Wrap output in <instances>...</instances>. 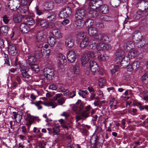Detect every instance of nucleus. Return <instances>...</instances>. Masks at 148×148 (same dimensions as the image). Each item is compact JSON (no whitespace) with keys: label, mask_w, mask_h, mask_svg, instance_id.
<instances>
[{"label":"nucleus","mask_w":148,"mask_h":148,"mask_svg":"<svg viewBox=\"0 0 148 148\" xmlns=\"http://www.w3.org/2000/svg\"><path fill=\"white\" fill-rule=\"evenodd\" d=\"M8 27L7 26H1L0 27V34L5 35L8 33Z\"/></svg>","instance_id":"nucleus-25"},{"label":"nucleus","mask_w":148,"mask_h":148,"mask_svg":"<svg viewBox=\"0 0 148 148\" xmlns=\"http://www.w3.org/2000/svg\"><path fill=\"white\" fill-rule=\"evenodd\" d=\"M142 80L143 81H148V75L146 74H144L142 77Z\"/></svg>","instance_id":"nucleus-63"},{"label":"nucleus","mask_w":148,"mask_h":148,"mask_svg":"<svg viewBox=\"0 0 148 148\" xmlns=\"http://www.w3.org/2000/svg\"><path fill=\"white\" fill-rule=\"evenodd\" d=\"M119 70V66H115L114 68L110 71V72L113 75L117 72Z\"/></svg>","instance_id":"nucleus-51"},{"label":"nucleus","mask_w":148,"mask_h":148,"mask_svg":"<svg viewBox=\"0 0 148 148\" xmlns=\"http://www.w3.org/2000/svg\"><path fill=\"white\" fill-rule=\"evenodd\" d=\"M36 59L34 56L32 55L31 54H29L28 57L27 61L28 64L29 66L34 64L36 61Z\"/></svg>","instance_id":"nucleus-23"},{"label":"nucleus","mask_w":148,"mask_h":148,"mask_svg":"<svg viewBox=\"0 0 148 148\" xmlns=\"http://www.w3.org/2000/svg\"><path fill=\"white\" fill-rule=\"evenodd\" d=\"M97 58L99 60L106 61L108 60L109 59V57L106 54H101L99 56H98Z\"/></svg>","instance_id":"nucleus-32"},{"label":"nucleus","mask_w":148,"mask_h":148,"mask_svg":"<svg viewBox=\"0 0 148 148\" xmlns=\"http://www.w3.org/2000/svg\"><path fill=\"white\" fill-rule=\"evenodd\" d=\"M99 139L98 136H92L90 140V143L93 145L92 148H96L97 144Z\"/></svg>","instance_id":"nucleus-17"},{"label":"nucleus","mask_w":148,"mask_h":148,"mask_svg":"<svg viewBox=\"0 0 148 148\" xmlns=\"http://www.w3.org/2000/svg\"><path fill=\"white\" fill-rule=\"evenodd\" d=\"M143 16V13L140 11L137 12L134 16V18L137 20H139Z\"/></svg>","instance_id":"nucleus-39"},{"label":"nucleus","mask_w":148,"mask_h":148,"mask_svg":"<svg viewBox=\"0 0 148 148\" xmlns=\"http://www.w3.org/2000/svg\"><path fill=\"white\" fill-rule=\"evenodd\" d=\"M103 39L102 41L103 42H109L110 41V40L109 39V38L107 36L104 34Z\"/></svg>","instance_id":"nucleus-55"},{"label":"nucleus","mask_w":148,"mask_h":148,"mask_svg":"<svg viewBox=\"0 0 148 148\" xmlns=\"http://www.w3.org/2000/svg\"><path fill=\"white\" fill-rule=\"evenodd\" d=\"M102 45V43H99L97 45H96V48L97 49L98 51H101V47Z\"/></svg>","instance_id":"nucleus-64"},{"label":"nucleus","mask_w":148,"mask_h":148,"mask_svg":"<svg viewBox=\"0 0 148 148\" xmlns=\"http://www.w3.org/2000/svg\"><path fill=\"white\" fill-rule=\"evenodd\" d=\"M134 36L136 41L138 42L143 39L142 38L141 34L140 32H138L136 33L135 34Z\"/></svg>","instance_id":"nucleus-38"},{"label":"nucleus","mask_w":148,"mask_h":148,"mask_svg":"<svg viewBox=\"0 0 148 148\" xmlns=\"http://www.w3.org/2000/svg\"><path fill=\"white\" fill-rule=\"evenodd\" d=\"M77 38L78 40H83L86 37V33L81 32L79 33L77 36Z\"/></svg>","instance_id":"nucleus-33"},{"label":"nucleus","mask_w":148,"mask_h":148,"mask_svg":"<svg viewBox=\"0 0 148 148\" xmlns=\"http://www.w3.org/2000/svg\"><path fill=\"white\" fill-rule=\"evenodd\" d=\"M103 34H98L95 35L94 38L96 39L102 41L103 38Z\"/></svg>","instance_id":"nucleus-48"},{"label":"nucleus","mask_w":148,"mask_h":148,"mask_svg":"<svg viewBox=\"0 0 148 148\" xmlns=\"http://www.w3.org/2000/svg\"><path fill=\"white\" fill-rule=\"evenodd\" d=\"M13 114L14 119H16L17 118L18 121H16L17 122V123H20L22 118V113L21 112H13Z\"/></svg>","instance_id":"nucleus-18"},{"label":"nucleus","mask_w":148,"mask_h":148,"mask_svg":"<svg viewBox=\"0 0 148 148\" xmlns=\"http://www.w3.org/2000/svg\"><path fill=\"white\" fill-rule=\"evenodd\" d=\"M72 13L71 9L69 7L64 8L59 13V16L61 18H64L69 16Z\"/></svg>","instance_id":"nucleus-6"},{"label":"nucleus","mask_w":148,"mask_h":148,"mask_svg":"<svg viewBox=\"0 0 148 148\" xmlns=\"http://www.w3.org/2000/svg\"><path fill=\"white\" fill-rule=\"evenodd\" d=\"M88 33L90 36H94L97 33V30L96 28L90 27L88 29Z\"/></svg>","instance_id":"nucleus-30"},{"label":"nucleus","mask_w":148,"mask_h":148,"mask_svg":"<svg viewBox=\"0 0 148 148\" xmlns=\"http://www.w3.org/2000/svg\"><path fill=\"white\" fill-rule=\"evenodd\" d=\"M90 112H87L86 111H83L79 113L82 120H85L89 116Z\"/></svg>","instance_id":"nucleus-36"},{"label":"nucleus","mask_w":148,"mask_h":148,"mask_svg":"<svg viewBox=\"0 0 148 148\" xmlns=\"http://www.w3.org/2000/svg\"><path fill=\"white\" fill-rule=\"evenodd\" d=\"M82 19L75 18V26L77 28H79L83 25Z\"/></svg>","instance_id":"nucleus-26"},{"label":"nucleus","mask_w":148,"mask_h":148,"mask_svg":"<svg viewBox=\"0 0 148 148\" xmlns=\"http://www.w3.org/2000/svg\"><path fill=\"white\" fill-rule=\"evenodd\" d=\"M93 21L91 19H87L85 21L86 24L88 27L91 26L93 25Z\"/></svg>","instance_id":"nucleus-47"},{"label":"nucleus","mask_w":148,"mask_h":148,"mask_svg":"<svg viewBox=\"0 0 148 148\" xmlns=\"http://www.w3.org/2000/svg\"><path fill=\"white\" fill-rule=\"evenodd\" d=\"M104 47V51L110 50L111 49V48L110 45L108 44H105Z\"/></svg>","instance_id":"nucleus-60"},{"label":"nucleus","mask_w":148,"mask_h":148,"mask_svg":"<svg viewBox=\"0 0 148 148\" xmlns=\"http://www.w3.org/2000/svg\"><path fill=\"white\" fill-rule=\"evenodd\" d=\"M87 15L90 18H95L98 15V12L93 8H88Z\"/></svg>","instance_id":"nucleus-10"},{"label":"nucleus","mask_w":148,"mask_h":148,"mask_svg":"<svg viewBox=\"0 0 148 148\" xmlns=\"http://www.w3.org/2000/svg\"><path fill=\"white\" fill-rule=\"evenodd\" d=\"M74 41L71 38H67L65 40V45L66 47L71 48L74 45Z\"/></svg>","instance_id":"nucleus-21"},{"label":"nucleus","mask_w":148,"mask_h":148,"mask_svg":"<svg viewBox=\"0 0 148 148\" xmlns=\"http://www.w3.org/2000/svg\"><path fill=\"white\" fill-rule=\"evenodd\" d=\"M43 73L47 79L51 80L53 79L55 74L53 69L49 68H45L43 70Z\"/></svg>","instance_id":"nucleus-5"},{"label":"nucleus","mask_w":148,"mask_h":148,"mask_svg":"<svg viewBox=\"0 0 148 148\" xmlns=\"http://www.w3.org/2000/svg\"><path fill=\"white\" fill-rule=\"evenodd\" d=\"M90 67L91 72L94 75L96 74L99 71V68L98 64L94 61H90Z\"/></svg>","instance_id":"nucleus-7"},{"label":"nucleus","mask_w":148,"mask_h":148,"mask_svg":"<svg viewBox=\"0 0 148 148\" xmlns=\"http://www.w3.org/2000/svg\"><path fill=\"white\" fill-rule=\"evenodd\" d=\"M60 97V94H57L55 97H53V99L54 101L58 100L59 104L62 105L64 103L65 100L63 98L61 97Z\"/></svg>","instance_id":"nucleus-20"},{"label":"nucleus","mask_w":148,"mask_h":148,"mask_svg":"<svg viewBox=\"0 0 148 148\" xmlns=\"http://www.w3.org/2000/svg\"><path fill=\"white\" fill-rule=\"evenodd\" d=\"M121 97L125 100H126L130 98V96H128L127 93H124Z\"/></svg>","instance_id":"nucleus-62"},{"label":"nucleus","mask_w":148,"mask_h":148,"mask_svg":"<svg viewBox=\"0 0 148 148\" xmlns=\"http://www.w3.org/2000/svg\"><path fill=\"white\" fill-rule=\"evenodd\" d=\"M73 110L76 112L77 114H79L80 113V111L79 109V106L77 105H74L72 107Z\"/></svg>","instance_id":"nucleus-52"},{"label":"nucleus","mask_w":148,"mask_h":148,"mask_svg":"<svg viewBox=\"0 0 148 148\" xmlns=\"http://www.w3.org/2000/svg\"><path fill=\"white\" fill-rule=\"evenodd\" d=\"M94 4L95 6L93 7L94 9H99L101 6H102L103 3L102 1L100 0H96L95 1Z\"/></svg>","instance_id":"nucleus-35"},{"label":"nucleus","mask_w":148,"mask_h":148,"mask_svg":"<svg viewBox=\"0 0 148 148\" xmlns=\"http://www.w3.org/2000/svg\"><path fill=\"white\" fill-rule=\"evenodd\" d=\"M100 19L105 21H112V18L111 17L107 15L102 16L101 17Z\"/></svg>","instance_id":"nucleus-42"},{"label":"nucleus","mask_w":148,"mask_h":148,"mask_svg":"<svg viewBox=\"0 0 148 148\" xmlns=\"http://www.w3.org/2000/svg\"><path fill=\"white\" fill-rule=\"evenodd\" d=\"M36 21L39 23L41 27L44 28L46 29L49 26V23L45 19H42L37 17Z\"/></svg>","instance_id":"nucleus-8"},{"label":"nucleus","mask_w":148,"mask_h":148,"mask_svg":"<svg viewBox=\"0 0 148 148\" xmlns=\"http://www.w3.org/2000/svg\"><path fill=\"white\" fill-rule=\"evenodd\" d=\"M27 22L26 24L28 25L32 26L34 24L35 22L34 19L30 17H28L26 18Z\"/></svg>","instance_id":"nucleus-41"},{"label":"nucleus","mask_w":148,"mask_h":148,"mask_svg":"<svg viewBox=\"0 0 148 148\" xmlns=\"http://www.w3.org/2000/svg\"><path fill=\"white\" fill-rule=\"evenodd\" d=\"M8 52L9 54L12 55H15L17 53V51L16 49L15 45L12 43L9 44Z\"/></svg>","instance_id":"nucleus-13"},{"label":"nucleus","mask_w":148,"mask_h":148,"mask_svg":"<svg viewBox=\"0 0 148 148\" xmlns=\"http://www.w3.org/2000/svg\"><path fill=\"white\" fill-rule=\"evenodd\" d=\"M115 60L117 63H120L123 67L127 66L129 64L128 59L127 57H125L124 51L122 50H119L116 52V55Z\"/></svg>","instance_id":"nucleus-1"},{"label":"nucleus","mask_w":148,"mask_h":148,"mask_svg":"<svg viewBox=\"0 0 148 148\" xmlns=\"http://www.w3.org/2000/svg\"><path fill=\"white\" fill-rule=\"evenodd\" d=\"M36 10V13L39 16L40 15L43 14L42 11L39 9L38 7H36L35 8Z\"/></svg>","instance_id":"nucleus-57"},{"label":"nucleus","mask_w":148,"mask_h":148,"mask_svg":"<svg viewBox=\"0 0 148 148\" xmlns=\"http://www.w3.org/2000/svg\"><path fill=\"white\" fill-rule=\"evenodd\" d=\"M44 32L40 31L38 32L36 36V40L39 42H42L44 40Z\"/></svg>","instance_id":"nucleus-16"},{"label":"nucleus","mask_w":148,"mask_h":148,"mask_svg":"<svg viewBox=\"0 0 148 148\" xmlns=\"http://www.w3.org/2000/svg\"><path fill=\"white\" fill-rule=\"evenodd\" d=\"M140 63L138 61H134L131 65V70H128V71H132V69H138L139 67Z\"/></svg>","instance_id":"nucleus-31"},{"label":"nucleus","mask_w":148,"mask_h":148,"mask_svg":"<svg viewBox=\"0 0 148 148\" xmlns=\"http://www.w3.org/2000/svg\"><path fill=\"white\" fill-rule=\"evenodd\" d=\"M42 104L48 106H52L53 108L55 107L56 103L54 101H51L49 102H44L43 103L42 102Z\"/></svg>","instance_id":"nucleus-44"},{"label":"nucleus","mask_w":148,"mask_h":148,"mask_svg":"<svg viewBox=\"0 0 148 148\" xmlns=\"http://www.w3.org/2000/svg\"><path fill=\"white\" fill-rule=\"evenodd\" d=\"M24 18L23 15L16 14L13 16V20L15 23H19L22 21Z\"/></svg>","instance_id":"nucleus-22"},{"label":"nucleus","mask_w":148,"mask_h":148,"mask_svg":"<svg viewBox=\"0 0 148 148\" xmlns=\"http://www.w3.org/2000/svg\"><path fill=\"white\" fill-rule=\"evenodd\" d=\"M145 43V41L143 39L138 42L137 45L138 47L142 48L143 47Z\"/></svg>","instance_id":"nucleus-49"},{"label":"nucleus","mask_w":148,"mask_h":148,"mask_svg":"<svg viewBox=\"0 0 148 148\" xmlns=\"http://www.w3.org/2000/svg\"><path fill=\"white\" fill-rule=\"evenodd\" d=\"M53 132L56 134H58L60 132V129L59 128L57 127H55L53 129Z\"/></svg>","instance_id":"nucleus-59"},{"label":"nucleus","mask_w":148,"mask_h":148,"mask_svg":"<svg viewBox=\"0 0 148 148\" xmlns=\"http://www.w3.org/2000/svg\"><path fill=\"white\" fill-rule=\"evenodd\" d=\"M106 80L103 78H101L99 80V85L101 87H103L105 85Z\"/></svg>","instance_id":"nucleus-46"},{"label":"nucleus","mask_w":148,"mask_h":148,"mask_svg":"<svg viewBox=\"0 0 148 148\" xmlns=\"http://www.w3.org/2000/svg\"><path fill=\"white\" fill-rule=\"evenodd\" d=\"M120 3L119 0H111L110 2L111 5L113 7L116 8Z\"/></svg>","instance_id":"nucleus-34"},{"label":"nucleus","mask_w":148,"mask_h":148,"mask_svg":"<svg viewBox=\"0 0 148 148\" xmlns=\"http://www.w3.org/2000/svg\"><path fill=\"white\" fill-rule=\"evenodd\" d=\"M70 71L74 76L79 75L80 72L79 66L77 64L72 66L70 68Z\"/></svg>","instance_id":"nucleus-11"},{"label":"nucleus","mask_w":148,"mask_h":148,"mask_svg":"<svg viewBox=\"0 0 148 148\" xmlns=\"http://www.w3.org/2000/svg\"><path fill=\"white\" fill-rule=\"evenodd\" d=\"M32 71H34L36 73H37L39 71V69L38 65L34 64L30 66Z\"/></svg>","instance_id":"nucleus-40"},{"label":"nucleus","mask_w":148,"mask_h":148,"mask_svg":"<svg viewBox=\"0 0 148 148\" xmlns=\"http://www.w3.org/2000/svg\"><path fill=\"white\" fill-rule=\"evenodd\" d=\"M53 35L58 38H61L63 34L61 31L58 29H53L52 32Z\"/></svg>","instance_id":"nucleus-19"},{"label":"nucleus","mask_w":148,"mask_h":148,"mask_svg":"<svg viewBox=\"0 0 148 148\" xmlns=\"http://www.w3.org/2000/svg\"><path fill=\"white\" fill-rule=\"evenodd\" d=\"M98 10L100 12L104 14H107L109 12L108 7L106 5H102Z\"/></svg>","instance_id":"nucleus-29"},{"label":"nucleus","mask_w":148,"mask_h":148,"mask_svg":"<svg viewBox=\"0 0 148 148\" xmlns=\"http://www.w3.org/2000/svg\"><path fill=\"white\" fill-rule=\"evenodd\" d=\"M67 57L68 61L71 62H73L76 59V55L73 51H70L68 52Z\"/></svg>","instance_id":"nucleus-9"},{"label":"nucleus","mask_w":148,"mask_h":148,"mask_svg":"<svg viewBox=\"0 0 148 148\" xmlns=\"http://www.w3.org/2000/svg\"><path fill=\"white\" fill-rule=\"evenodd\" d=\"M86 15L85 10L84 9L77 10L75 14V18L83 19Z\"/></svg>","instance_id":"nucleus-12"},{"label":"nucleus","mask_w":148,"mask_h":148,"mask_svg":"<svg viewBox=\"0 0 148 148\" xmlns=\"http://www.w3.org/2000/svg\"><path fill=\"white\" fill-rule=\"evenodd\" d=\"M56 42V39L54 37H49L47 38V42L51 47H53Z\"/></svg>","instance_id":"nucleus-27"},{"label":"nucleus","mask_w":148,"mask_h":148,"mask_svg":"<svg viewBox=\"0 0 148 148\" xmlns=\"http://www.w3.org/2000/svg\"><path fill=\"white\" fill-rule=\"evenodd\" d=\"M21 31L23 33H27L30 30V29L28 25L26 23H21L20 26Z\"/></svg>","instance_id":"nucleus-14"},{"label":"nucleus","mask_w":148,"mask_h":148,"mask_svg":"<svg viewBox=\"0 0 148 148\" xmlns=\"http://www.w3.org/2000/svg\"><path fill=\"white\" fill-rule=\"evenodd\" d=\"M137 51L136 50L130 51L128 53V56L131 58H134L137 55Z\"/></svg>","instance_id":"nucleus-43"},{"label":"nucleus","mask_w":148,"mask_h":148,"mask_svg":"<svg viewBox=\"0 0 148 148\" xmlns=\"http://www.w3.org/2000/svg\"><path fill=\"white\" fill-rule=\"evenodd\" d=\"M55 17L56 15L53 12H49L47 15V18L49 21H54Z\"/></svg>","instance_id":"nucleus-37"},{"label":"nucleus","mask_w":148,"mask_h":148,"mask_svg":"<svg viewBox=\"0 0 148 148\" xmlns=\"http://www.w3.org/2000/svg\"><path fill=\"white\" fill-rule=\"evenodd\" d=\"M42 103V101H38L36 102V103L35 105L37 107L38 109H40L42 108V106L40 105Z\"/></svg>","instance_id":"nucleus-56"},{"label":"nucleus","mask_w":148,"mask_h":148,"mask_svg":"<svg viewBox=\"0 0 148 148\" xmlns=\"http://www.w3.org/2000/svg\"><path fill=\"white\" fill-rule=\"evenodd\" d=\"M31 3L30 0H21V3L24 5H29Z\"/></svg>","instance_id":"nucleus-50"},{"label":"nucleus","mask_w":148,"mask_h":148,"mask_svg":"<svg viewBox=\"0 0 148 148\" xmlns=\"http://www.w3.org/2000/svg\"><path fill=\"white\" fill-rule=\"evenodd\" d=\"M97 53L94 51L85 52L83 54L81 59V62L82 65H85L89 61L91 58H96Z\"/></svg>","instance_id":"nucleus-3"},{"label":"nucleus","mask_w":148,"mask_h":148,"mask_svg":"<svg viewBox=\"0 0 148 148\" xmlns=\"http://www.w3.org/2000/svg\"><path fill=\"white\" fill-rule=\"evenodd\" d=\"M53 6L52 3H48L46 4V5L45 8V9L46 10L49 11L53 9Z\"/></svg>","instance_id":"nucleus-45"},{"label":"nucleus","mask_w":148,"mask_h":148,"mask_svg":"<svg viewBox=\"0 0 148 148\" xmlns=\"http://www.w3.org/2000/svg\"><path fill=\"white\" fill-rule=\"evenodd\" d=\"M13 4L18 13L24 14V16H28L29 14V9L27 6H21L19 0H13Z\"/></svg>","instance_id":"nucleus-2"},{"label":"nucleus","mask_w":148,"mask_h":148,"mask_svg":"<svg viewBox=\"0 0 148 148\" xmlns=\"http://www.w3.org/2000/svg\"><path fill=\"white\" fill-rule=\"evenodd\" d=\"M97 27L99 28H102L104 27V24L101 22H98L96 25Z\"/></svg>","instance_id":"nucleus-58"},{"label":"nucleus","mask_w":148,"mask_h":148,"mask_svg":"<svg viewBox=\"0 0 148 148\" xmlns=\"http://www.w3.org/2000/svg\"><path fill=\"white\" fill-rule=\"evenodd\" d=\"M16 65H18L20 71L21 72V75L23 77L29 78L30 76L27 73L29 69L27 66H23L21 63H18L17 64L16 61L15 62Z\"/></svg>","instance_id":"nucleus-4"},{"label":"nucleus","mask_w":148,"mask_h":148,"mask_svg":"<svg viewBox=\"0 0 148 148\" xmlns=\"http://www.w3.org/2000/svg\"><path fill=\"white\" fill-rule=\"evenodd\" d=\"M9 18V17H8L7 15H5L3 17V21L5 24H8L9 22L10 19Z\"/></svg>","instance_id":"nucleus-54"},{"label":"nucleus","mask_w":148,"mask_h":148,"mask_svg":"<svg viewBox=\"0 0 148 148\" xmlns=\"http://www.w3.org/2000/svg\"><path fill=\"white\" fill-rule=\"evenodd\" d=\"M88 44V38H85L82 40V41L80 43V47L83 49L87 46Z\"/></svg>","instance_id":"nucleus-28"},{"label":"nucleus","mask_w":148,"mask_h":148,"mask_svg":"<svg viewBox=\"0 0 148 148\" xmlns=\"http://www.w3.org/2000/svg\"><path fill=\"white\" fill-rule=\"evenodd\" d=\"M135 47L134 43L133 41H129L127 42L125 46V49L127 51H130Z\"/></svg>","instance_id":"nucleus-15"},{"label":"nucleus","mask_w":148,"mask_h":148,"mask_svg":"<svg viewBox=\"0 0 148 148\" xmlns=\"http://www.w3.org/2000/svg\"><path fill=\"white\" fill-rule=\"evenodd\" d=\"M131 77L130 73H127L124 75V77L125 79L127 80H129L130 79Z\"/></svg>","instance_id":"nucleus-61"},{"label":"nucleus","mask_w":148,"mask_h":148,"mask_svg":"<svg viewBox=\"0 0 148 148\" xmlns=\"http://www.w3.org/2000/svg\"><path fill=\"white\" fill-rule=\"evenodd\" d=\"M59 60L60 64H66V60L65 56L62 53H59L58 55Z\"/></svg>","instance_id":"nucleus-24"},{"label":"nucleus","mask_w":148,"mask_h":148,"mask_svg":"<svg viewBox=\"0 0 148 148\" xmlns=\"http://www.w3.org/2000/svg\"><path fill=\"white\" fill-rule=\"evenodd\" d=\"M96 0H86L87 1H89V4L90 6L89 8H93L95 6L94 3Z\"/></svg>","instance_id":"nucleus-53"}]
</instances>
